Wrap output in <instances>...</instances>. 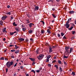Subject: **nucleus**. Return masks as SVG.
<instances>
[{"label": "nucleus", "mask_w": 76, "mask_h": 76, "mask_svg": "<svg viewBox=\"0 0 76 76\" xmlns=\"http://www.w3.org/2000/svg\"><path fill=\"white\" fill-rule=\"evenodd\" d=\"M5 60H8V59L6 58H5Z\"/></svg>", "instance_id": "nucleus-55"}, {"label": "nucleus", "mask_w": 76, "mask_h": 76, "mask_svg": "<svg viewBox=\"0 0 76 76\" xmlns=\"http://www.w3.org/2000/svg\"><path fill=\"white\" fill-rule=\"evenodd\" d=\"M38 9H39V7L38 6H36L35 7V8L34 9V10H35V11L36 10H38Z\"/></svg>", "instance_id": "nucleus-13"}, {"label": "nucleus", "mask_w": 76, "mask_h": 76, "mask_svg": "<svg viewBox=\"0 0 76 76\" xmlns=\"http://www.w3.org/2000/svg\"><path fill=\"white\" fill-rule=\"evenodd\" d=\"M3 32H7V31H6V28H4L3 30H2Z\"/></svg>", "instance_id": "nucleus-11"}, {"label": "nucleus", "mask_w": 76, "mask_h": 76, "mask_svg": "<svg viewBox=\"0 0 76 76\" xmlns=\"http://www.w3.org/2000/svg\"><path fill=\"white\" fill-rule=\"evenodd\" d=\"M39 71H40V70H37V73H39Z\"/></svg>", "instance_id": "nucleus-54"}, {"label": "nucleus", "mask_w": 76, "mask_h": 76, "mask_svg": "<svg viewBox=\"0 0 76 76\" xmlns=\"http://www.w3.org/2000/svg\"><path fill=\"white\" fill-rule=\"evenodd\" d=\"M41 32L42 34H44L45 33V31L43 30H42Z\"/></svg>", "instance_id": "nucleus-25"}, {"label": "nucleus", "mask_w": 76, "mask_h": 76, "mask_svg": "<svg viewBox=\"0 0 76 76\" xmlns=\"http://www.w3.org/2000/svg\"><path fill=\"white\" fill-rule=\"evenodd\" d=\"M19 50H17L15 51V54H17V53H19Z\"/></svg>", "instance_id": "nucleus-31"}, {"label": "nucleus", "mask_w": 76, "mask_h": 76, "mask_svg": "<svg viewBox=\"0 0 76 76\" xmlns=\"http://www.w3.org/2000/svg\"><path fill=\"white\" fill-rule=\"evenodd\" d=\"M56 60H54L53 61H52V63H56Z\"/></svg>", "instance_id": "nucleus-43"}, {"label": "nucleus", "mask_w": 76, "mask_h": 76, "mask_svg": "<svg viewBox=\"0 0 76 76\" xmlns=\"http://www.w3.org/2000/svg\"><path fill=\"white\" fill-rule=\"evenodd\" d=\"M15 29L17 32H19V27L18 26L15 27Z\"/></svg>", "instance_id": "nucleus-10"}, {"label": "nucleus", "mask_w": 76, "mask_h": 76, "mask_svg": "<svg viewBox=\"0 0 76 76\" xmlns=\"http://www.w3.org/2000/svg\"><path fill=\"white\" fill-rule=\"evenodd\" d=\"M64 64H65V65H66V64H67V63L65 62V61H64Z\"/></svg>", "instance_id": "nucleus-59"}, {"label": "nucleus", "mask_w": 76, "mask_h": 76, "mask_svg": "<svg viewBox=\"0 0 76 76\" xmlns=\"http://www.w3.org/2000/svg\"><path fill=\"white\" fill-rule=\"evenodd\" d=\"M66 36H64L63 38V39H66Z\"/></svg>", "instance_id": "nucleus-35"}, {"label": "nucleus", "mask_w": 76, "mask_h": 76, "mask_svg": "<svg viewBox=\"0 0 76 76\" xmlns=\"http://www.w3.org/2000/svg\"><path fill=\"white\" fill-rule=\"evenodd\" d=\"M51 57V55H48L47 56V58L49 59V58H50V57Z\"/></svg>", "instance_id": "nucleus-27"}, {"label": "nucleus", "mask_w": 76, "mask_h": 76, "mask_svg": "<svg viewBox=\"0 0 76 76\" xmlns=\"http://www.w3.org/2000/svg\"><path fill=\"white\" fill-rule=\"evenodd\" d=\"M47 32H48L49 34H50L51 32H50V29H48L47 30Z\"/></svg>", "instance_id": "nucleus-14"}, {"label": "nucleus", "mask_w": 76, "mask_h": 76, "mask_svg": "<svg viewBox=\"0 0 76 76\" xmlns=\"http://www.w3.org/2000/svg\"><path fill=\"white\" fill-rule=\"evenodd\" d=\"M49 49H50V50H49L50 53H51L52 52H53V50H52V48L50 47Z\"/></svg>", "instance_id": "nucleus-17"}, {"label": "nucleus", "mask_w": 76, "mask_h": 76, "mask_svg": "<svg viewBox=\"0 0 76 76\" xmlns=\"http://www.w3.org/2000/svg\"><path fill=\"white\" fill-rule=\"evenodd\" d=\"M58 37H60L61 35H60V34H58Z\"/></svg>", "instance_id": "nucleus-49"}, {"label": "nucleus", "mask_w": 76, "mask_h": 76, "mask_svg": "<svg viewBox=\"0 0 76 76\" xmlns=\"http://www.w3.org/2000/svg\"><path fill=\"white\" fill-rule=\"evenodd\" d=\"M52 15L53 16V17L54 18H56V16L54 14H52Z\"/></svg>", "instance_id": "nucleus-30"}, {"label": "nucleus", "mask_w": 76, "mask_h": 76, "mask_svg": "<svg viewBox=\"0 0 76 76\" xmlns=\"http://www.w3.org/2000/svg\"><path fill=\"white\" fill-rule=\"evenodd\" d=\"M26 21H27V23H30V22H29V20L27 19L26 20Z\"/></svg>", "instance_id": "nucleus-33"}, {"label": "nucleus", "mask_w": 76, "mask_h": 76, "mask_svg": "<svg viewBox=\"0 0 76 76\" xmlns=\"http://www.w3.org/2000/svg\"><path fill=\"white\" fill-rule=\"evenodd\" d=\"M33 31L32 30H30L29 31H28V32L29 33V34H32V32H33Z\"/></svg>", "instance_id": "nucleus-19"}, {"label": "nucleus", "mask_w": 76, "mask_h": 76, "mask_svg": "<svg viewBox=\"0 0 76 76\" xmlns=\"http://www.w3.org/2000/svg\"><path fill=\"white\" fill-rule=\"evenodd\" d=\"M65 26H66V28H69L70 26V25L69 24H65Z\"/></svg>", "instance_id": "nucleus-12"}, {"label": "nucleus", "mask_w": 76, "mask_h": 76, "mask_svg": "<svg viewBox=\"0 0 76 76\" xmlns=\"http://www.w3.org/2000/svg\"><path fill=\"white\" fill-rule=\"evenodd\" d=\"M6 51H7V49H6L4 50V53H6Z\"/></svg>", "instance_id": "nucleus-61"}, {"label": "nucleus", "mask_w": 76, "mask_h": 76, "mask_svg": "<svg viewBox=\"0 0 76 76\" xmlns=\"http://www.w3.org/2000/svg\"><path fill=\"white\" fill-rule=\"evenodd\" d=\"M15 47L16 50H17V49H18V48H19V46H18L17 45H15Z\"/></svg>", "instance_id": "nucleus-22"}, {"label": "nucleus", "mask_w": 76, "mask_h": 76, "mask_svg": "<svg viewBox=\"0 0 76 76\" xmlns=\"http://www.w3.org/2000/svg\"><path fill=\"white\" fill-rule=\"evenodd\" d=\"M6 72L7 73V72H8V68H6Z\"/></svg>", "instance_id": "nucleus-47"}, {"label": "nucleus", "mask_w": 76, "mask_h": 76, "mask_svg": "<svg viewBox=\"0 0 76 76\" xmlns=\"http://www.w3.org/2000/svg\"><path fill=\"white\" fill-rule=\"evenodd\" d=\"M17 65V63H16L15 65L14 66V67H16Z\"/></svg>", "instance_id": "nucleus-53"}, {"label": "nucleus", "mask_w": 76, "mask_h": 76, "mask_svg": "<svg viewBox=\"0 0 76 76\" xmlns=\"http://www.w3.org/2000/svg\"><path fill=\"white\" fill-rule=\"evenodd\" d=\"M36 35L37 37H39L41 35V34L39 33V32H37L36 33Z\"/></svg>", "instance_id": "nucleus-8"}, {"label": "nucleus", "mask_w": 76, "mask_h": 76, "mask_svg": "<svg viewBox=\"0 0 76 76\" xmlns=\"http://www.w3.org/2000/svg\"><path fill=\"white\" fill-rule=\"evenodd\" d=\"M26 76H29V74H27L26 75Z\"/></svg>", "instance_id": "nucleus-62"}, {"label": "nucleus", "mask_w": 76, "mask_h": 76, "mask_svg": "<svg viewBox=\"0 0 76 76\" xmlns=\"http://www.w3.org/2000/svg\"><path fill=\"white\" fill-rule=\"evenodd\" d=\"M65 50L64 54V58H67L69 57V54H70L73 49V48H70V46H65Z\"/></svg>", "instance_id": "nucleus-1"}, {"label": "nucleus", "mask_w": 76, "mask_h": 76, "mask_svg": "<svg viewBox=\"0 0 76 76\" xmlns=\"http://www.w3.org/2000/svg\"><path fill=\"white\" fill-rule=\"evenodd\" d=\"M59 70L60 72H63V70L60 67H59Z\"/></svg>", "instance_id": "nucleus-23"}, {"label": "nucleus", "mask_w": 76, "mask_h": 76, "mask_svg": "<svg viewBox=\"0 0 76 76\" xmlns=\"http://www.w3.org/2000/svg\"><path fill=\"white\" fill-rule=\"evenodd\" d=\"M45 45H46V46H50V45H49V44H48V43H46Z\"/></svg>", "instance_id": "nucleus-34"}, {"label": "nucleus", "mask_w": 76, "mask_h": 76, "mask_svg": "<svg viewBox=\"0 0 76 76\" xmlns=\"http://www.w3.org/2000/svg\"><path fill=\"white\" fill-rule=\"evenodd\" d=\"M52 10H53V11H54V10H55V9H54V8H53L52 9Z\"/></svg>", "instance_id": "nucleus-58"}, {"label": "nucleus", "mask_w": 76, "mask_h": 76, "mask_svg": "<svg viewBox=\"0 0 76 76\" xmlns=\"http://www.w3.org/2000/svg\"><path fill=\"white\" fill-rule=\"evenodd\" d=\"M3 41H6V39L5 38H4L3 39Z\"/></svg>", "instance_id": "nucleus-64"}, {"label": "nucleus", "mask_w": 76, "mask_h": 76, "mask_svg": "<svg viewBox=\"0 0 76 76\" xmlns=\"http://www.w3.org/2000/svg\"><path fill=\"white\" fill-rule=\"evenodd\" d=\"M45 61L46 62L48 63V62H49V59H48V58H47L46 59H45Z\"/></svg>", "instance_id": "nucleus-24"}, {"label": "nucleus", "mask_w": 76, "mask_h": 76, "mask_svg": "<svg viewBox=\"0 0 76 76\" xmlns=\"http://www.w3.org/2000/svg\"><path fill=\"white\" fill-rule=\"evenodd\" d=\"M15 22H14L12 24L13 26H17V25H18V24L15 23Z\"/></svg>", "instance_id": "nucleus-16"}, {"label": "nucleus", "mask_w": 76, "mask_h": 76, "mask_svg": "<svg viewBox=\"0 0 76 76\" xmlns=\"http://www.w3.org/2000/svg\"><path fill=\"white\" fill-rule=\"evenodd\" d=\"M72 74L73 76H75V72H72Z\"/></svg>", "instance_id": "nucleus-41"}, {"label": "nucleus", "mask_w": 76, "mask_h": 76, "mask_svg": "<svg viewBox=\"0 0 76 76\" xmlns=\"http://www.w3.org/2000/svg\"><path fill=\"white\" fill-rule=\"evenodd\" d=\"M6 15H10V14H11V12H9L7 13H6Z\"/></svg>", "instance_id": "nucleus-26"}, {"label": "nucleus", "mask_w": 76, "mask_h": 76, "mask_svg": "<svg viewBox=\"0 0 76 76\" xmlns=\"http://www.w3.org/2000/svg\"><path fill=\"white\" fill-rule=\"evenodd\" d=\"M54 67H55L56 68V70H58V65H54Z\"/></svg>", "instance_id": "nucleus-18"}, {"label": "nucleus", "mask_w": 76, "mask_h": 76, "mask_svg": "<svg viewBox=\"0 0 76 76\" xmlns=\"http://www.w3.org/2000/svg\"><path fill=\"white\" fill-rule=\"evenodd\" d=\"M28 25H29V26L30 27L32 28V26H34V24L32 23H30Z\"/></svg>", "instance_id": "nucleus-9"}, {"label": "nucleus", "mask_w": 76, "mask_h": 76, "mask_svg": "<svg viewBox=\"0 0 76 76\" xmlns=\"http://www.w3.org/2000/svg\"><path fill=\"white\" fill-rule=\"evenodd\" d=\"M11 58H15V57L14 56V55L11 56Z\"/></svg>", "instance_id": "nucleus-42"}, {"label": "nucleus", "mask_w": 76, "mask_h": 76, "mask_svg": "<svg viewBox=\"0 0 76 76\" xmlns=\"http://www.w3.org/2000/svg\"><path fill=\"white\" fill-rule=\"evenodd\" d=\"M18 39L20 41H24V40H25V39H23V38H20Z\"/></svg>", "instance_id": "nucleus-15"}, {"label": "nucleus", "mask_w": 76, "mask_h": 76, "mask_svg": "<svg viewBox=\"0 0 76 76\" xmlns=\"http://www.w3.org/2000/svg\"><path fill=\"white\" fill-rule=\"evenodd\" d=\"M26 29L25 28H22L23 31V32H25V31H26Z\"/></svg>", "instance_id": "nucleus-28"}, {"label": "nucleus", "mask_w": 76, "mask_h": 76, "mask_svg": "<svg viewBox=\"0 0 76 76\" xmlns=\"http://www.w3.org/2000/svg\"><path fill=\"white\" fill-rule=\"evenodd\" d=\"M57 58V56H55L53 58V59H56Z\"/></svg>", "instance_id": "nucleus-50"}, {"label": "nucleus", "mask_w": 76, "mask_h": 76, "mask_svg": "<svg viewBox=\"0 0 76 76\" xmlns=\"http://www.w3.org/2000/svg\"><path fill=\"white\" fill-rule=\"evenodd\" d=\"M13 46H14V45H10L9 46V47H13Z\"/></svg>", "instance_id": "nucleus-45"}, {"label": "nucleus", "mask_w": 76, "mask_h": 76, "mask_svg": "<svg viewBox=\"0 0 76 76\" xmlns=\"http://www.w3.org/2000/svg\"><path fill=\"white\" fill-rule=\"evenodd\" d=\"M44 55L42 54H40L39 56L37 57L38 60H42V58L44 57Z\"/></svg>", "instance_id": "nucleus-3"}, {"label": "nucleus", "mask_w": 76, "mask_h": 76, "mask_svg": "<svg viewBox=\"0 0 76 76\" xmlns=\"http://www.w3.org/2000/svg\"><path fill=\"white\" fill-rule=\"evenodd\" d=\"M48 67H51V64H48Z\"/></svg>", "instance_id": "nucleus-39"}, {"label": "nucleus", "mask_w": 76, "mask_h": 76, "mask_svg": "<svg viewBox=\"0 0 76 76\" xmlns=\"http://www.w3.org/2000/svg\"><path fill=\"white\" fill-rule=\"evenodd\" d=\"M20 68H21V69H23V66H21L20 67Z\"/></svg>", "instance_id": "nucleus-52"}, {"label": "nucleus", "mask_w": 76, "mask_h": 76, "mask_svg": "<svg viewBox=\"0 0 76 76\" xmlns=\"http://www.w3.org/2000/svg\"><path fill=\"white\" fill-rule=\"evenodd\" d=\"M8 18V17L7 16H6L5 15L3 16L1 18L2 20H6V18Z\"/></svg>", "instance_id": "nucleus-6"}, {"label": "nucleus", "mask_w": 76, "mask_h": 76, "mask_svg": "<svg viewBox=\"0 0 76 76\" xmlns=\"http://www.w3.org/2000/svg\"><path fill=\"white\" fill-rule=\"evenodd\" d=\"M61 37H63V35H64V33H61Z\"/></svg>", "instance_id": "nucleus-38"}, {"label": "nucleus", "mask_w": 76, "mask_h": 76, "mask_svg": "<svg viewBox=\"0 0 76 76\" xmlns=\"http://www.w3.org/2000/svg\"><path fill=\"white\" fill-rule=\"evenodd\" d=\"M72 34H73V35H74V34H75V31H72Z\"/></svg>", "instance_id": "nucleus-44"}, {"label": "nucleus", "mask_w": 76, "mask_h": 76, "mask_svg": "<svg viewBox=\"0 0 76 76\" xmlns=\"http://www.w3.org/2000/svg\"><path fill=\"white\" fill-rule=\"evenodd\" d=\"M11 19H13V17L12 16H11Z\"/></svg>", "instance_id": "nucleus-57"}, {"label": "nucleus", "mask_w": 76, "mask_h": 76, "mask_svg": "<svg viewBox=\"0 0 76 76\" xmlns=\"http://www.w3.org/2000/svg\"><path fill=\"white\" fill-rule=\"evenodd\" d=\"M48 28L49 29H52L51 27H48Z\"/></svg>", "instance_id": "nucleus-56"}, {"label": "nucleus", "mask_w": 76, "mask_h": 76, "mask_svg": "<svg viewBox=\"0 0 76 76\" xmlns=\"http://www.w3.org/2000/svg\"><path fill=\"white\" fill-rule=\"evenodd\" d=\"M69 13L71 14H73V13H74V12L73 11H69Z\"/></svg>", "instance_id": "nucleus-20"}, {"label": "nucleus", "mask_w": 76, "mask_h": 76, "mask_svg": "<svg viewBox=\"0 0 76 76\" xmlns=\"http://www.w3.org/2000/svg\"><path fill=\"white\" fill-rule=\"evenodd\" d=\"M11 52H15V50H11Z\"/></svg>", "instance_id": "nucleus-48"}, {"label": "nucleus", "mask_w": 76, "mask_h": 76, "mask_svg": "<svg viewBox=\"0 0 76 76\" xmlns=\"http://www.w3.org/2000/svg\"><path fill=\"white\" fill-rule=\"evenodd\" d=\"M29 58V59H30V60H31V61H34V59H33L32 58Z\"/></svg>", "instance_id": "nucleus-32"}, {"label": "nucleus", "mask_w": 76, "mask_h": 76, "mask_svg": "<svg viewBox=\"0 0 76 76\" xmlns=\"http://www.w3.org/2000/svg\"><path fill=\"white\" fill-rule=\"evenodd\" d=\"M0 60H4V57H1V58L0 59Z\"/></svg>", "instance_id": "nucleus-37"}, {"label": "nucleus", "mask_w": 76, "mask_h": 76, "mask_svg": "<svg viewBox=\"0 0 76 76\" xmlns=\"http://www.w3.org/2000/svg\"><path fill=\"white\" fill-rule=\"evenodd\" d=\"M26 42H28L29 41V40H28V39H26Z\"/></svg>", "instance_id": "nucleus-51"}, {"label": "nucleus", "mask_w": 76, "mask_h": 76, "mask_svg": "<svg viewBox=\"0 0 76 76\" xmlns=\"http://www.w3.org/2000/svg\"><path fill=\"white\" fill-rule=\"evenodd\" d=\"M3 23L2 20L0 21V25H3Z\"/></svg>", "instance_id": "nucleus-21"}, {"label": "nucleus", "mask_w": 76, "mask_h": 76, "mask_svg": "<svg viewBox=\"0 0 76 76\" xmlns=\"http://www.w3.org/2000/svg\"><path fill=\"white\" fill-rule=\"evenodd\" d=\"M36 52L37 54H40L42 53V51L40 48H38L37 49Z\"/></svg>", "instance_id": "nucleus-4"}, {"label": "nucleus", "mask_w": 76, "mask_h": 76, "mask_svg": "<svg viewBox=\"0 0 76 76\" xmlns=\"http://www.w3.org/2000/svg\"><path fill=\"white\" fill-rule=\"evenodd\" d=\"M35 64V63L34 62L32 64V65H34V64Z\"/></svg>", "instance_id": "nucleus-60"}, {"label": "nucleus", "mask_w": 76, "mask_h": 76, "mask_svg": "<svg viewBox=\"0 0 76 76\" xmlns=\"http://www.w3.org/2000/svg\"><path fill=\"white\" fill-rule=\"evenodd\" d=\"M58 62L59 63V64H61V61H60L59 60L58 61Z\"/></svg>", "instance_id": "nucleus-36"}, {"label": "nucleus", "mask_w": 76, "mask_h": 76, "mask_svg": "<svg viewBox=\"0 0 76 76\" xmlns=\"http://www.w3.org/2000/svg\"><path fill=\"white\" fill-rule=\"evenodd\" d=\"M71 19H72V18H69L68 21L66 23V24H68V23H69V22L71 21Z\"/></svg>", "instance_id": "nucleus-7"}, {"label": "nucleus", "mask_w": 76, "mask_h": 76, "mask_svg": "<svg viewBox=\"0 0 76 76\" xmlns=\"http://www.w3.org/2000/svg\"><path fill=\"white\" fill-rule=\"evenodd\" d=\"M14 62L11 61V62L8 61L6 64V66L7 67H10L11 66H12Z\"/></svg>", "instance_id": "nucleus-2"}, {"label": "nucleus", "mask_w": 76, "mask_h": 76, "mask_svg": "<svg viewBox=\"0 0 76 76\" xmlns=\"http://www.w3.org/2000/svg\"><path fill=\"white\" fill-rule=\"evenodd\" d=\"M16 31H15L14 32H10V34L11 35H13L14 36H16V35L17 34H16Z\"/></svg>", "instance_id": "nucleus-5"}, {"label": "nucleus", "mask_w": 76, "mask_h": 76, "mask_svg": "<svg viewBox=\"0 0 76 76\" xmlns=\"http://www.w3.org/2000/svg\"><path fill=\"white\" fill-rule=\"evenodd\" d=\"M73 26H71L70 28H68V29H69V30H72V29H73Z\"/></svg>", "instance_id": "nucleus-29"}, {"label": "nucleus", "mask_w": 76, "mask_h": 76, "mask_svg": "<svg viewBox=\"0 0 76 76\" xmlns=\"http://www.w3.org/2000/svg\"><path fill=\"white\" fill-rule=\"evenodd\" d=\"M7 8H9L10 7V5H8L7 7Z\"/></svg>", "instance_id": "nucleus-63"}, {"label": "nucleus", "mask_w": 76, "mask_h": 76, "mask_svg": "<svg viewBox=\"0 0 76 76\" xmlns=\"http://www.w3.org/2000/svg\"><path fill=\"white\" fill-rule=\"evenodd\" d=\"M13 74H14V76H16V73L15 72H14L13 73Z\"/></svg>", "instance_id": "nucleus-46"}, {"label": "nucleus", "mask_w": 76, "mask_h": 76, "mask_svg": "<svg viewBox=\"0 0 76 76\" xmlns=\"http://www.w3.org/2000/svg\"><path fill=\"white\" fill-rule=\"evenodd\" d=\"M31 72H33V73H35V71L34 70H32Z\"/></svg>", "instance_id": "nucleus-40"}]
</instances>
